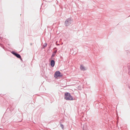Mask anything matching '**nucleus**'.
Returning <instances> with one entry per match:
<instances>
[{"instance_id":"obj_1","label":"nucleus","mask_w":130,"mask_h":130,"mask_svg":"<svg viewBox=\"0 0 130 130\" xmlns=\"http://www.w3.org/2000/svg\"><path fill=\"white\" fill-rule=\"evenodd\" d=\"M64 99L67 100H73L74 99L69 92H67L64 93Z\"/></svg>"},{"instance_id":"obj_2","label":"nucleus","mask_w":130,"mask_h":130,"mask_svg":"<svg viewBox=\"0 0 130 130\" xmlns=\"http://www.w3.org/2000/svg\"><path fill=\"white\" fill-rule=\"evenodd\" d=\"M73 20L71 17L67 19L65 21L64 25L66 26H68L70 25L72 22Z\"/></svg>"},{"instance_id":"obj_3","label":"nucleus","mask_w":130,"mask_h":130,"mask_svg":"<svg viewBox=\"0 0 130 130\" xmlns=\"http://www.w3.org/2000/svg\"><path fill=\"white\" fill-rule=\"evenodd\" d=\"M62 76V75H61L60 72L59 71H56L55 72L54 75V77L56 78L61 77Z\"/></svg>"},{"instance_id":"obj_4","label":"nucleus","mask_w":130,"mask_h":130,"mask_svg":"<svg viewBox=\"0 0 130 130\" xmlns=\"http://www.w3.org/2000/svg\"><path fill=\"white\" fill-rule=\"evenodd\" d=\"M11 53L15 56H16L17 58L20 59L21 60H22L21 56L19 54H18L14 51H12Z\"/></svg>"},{"instance_id":"obj_5","label":"nucleus","mask_w":130,"mask_h":130,"mask_svg":"<svg viewBox=\"0 0 130 130\" xmlns=\"http://www.w3.org/2000/svg\"><path fill=\"white\" fill-rule=\"evenodd\" d=\"M55 61L53 60H52L50 62V65L51 66L53 67L55 66Z\"/></svg>"},{"instance_id":"obj_6","label":"nucleus","mask_w":130,"mask_h":130,"mask_svg":"<svg viewBox=\"0 0 130 130\" xmlns=\"http://www.w3.org/2000/svg\"><path fill=\"white\" fill-rule=\"evenodd\" d=\"M80 69L81 70L84 71L86 70L85 67L82 65H80Z\"/></svg>"},{"instance_id":"obj_7","label":"nucleus","mask_w":130,"mask_h":130,"mask_svg":"<svg viewBox=\"0 0 130 130\" xmlns=\"http://www.w3.org/2000/svg\"><path fill=\"white\" fill-rule=\"evenodd\" d=\"M57 52V50H55L53 52V54H52V55L51 56V58H52L54 57L56 53Z\"/></svg>"},{"instance_id":"obj_8","label":"nucleus","mask_w":130,"mask_h":130,"mask_svg":"<svg viewBox=\"0 0 130 130\" xmlns=\"http://www.w3.org/2000/svg\"><path fill=\"white\" fill-rule=\"evenodd\" d=\"M47 44L45 43L43 45V48H44V47H46L47 46Z\"/></svg>"},{"instance_id":"obj_9","label":"nucleus","mask_w":130,"mask_h":130,"mask_svg":"<svg viewBox=\"0 0 130 130\" xmlns=\"http://www.w3.org/2000/svg\"><path fill=\"white\" fill-rule=\"evenodd\" d=\"M60 126L62 128V129H63L64 126L63 124H61Z\"/></svg>"},{"instance_id":"obj_10","label":"nucleus","mask_w":130,"mask_h":130,"mask_svg":"<svg viewBox=\"0 0 130 130\" xmlns=\"http://www.w3.org/2000/svg\"><path fill=\"white\" fill-rule=\"evenodd\" d=\"M0 46H1L3 48H4V47L3 46V45H2V44H0Z\"/></svg>"}]
</instances>
